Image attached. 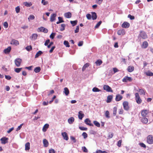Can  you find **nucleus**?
Here are the masks:
<instances>
[{"label": "nucleus", "mask_w": 153, "mask_h": 153, "mask_svg": "<svg viewBox=\"0 0 153 153\" xmlns=\"http://www.w3.org/2000/svg\"><path fill=\"white\" fill-rule=\"evenodd\" d=\"M141 113L143 117H148L150 114V112L149 110L143 109L141 110Z\"/></svg>", "instance_id": "obj_1"}, {"label": "nucleus", "mask_w": 153, "mask_h": 153, "mask_svg": "<svg viewBox=\"0 0 153 153\" xmlns=\"http://www.w3.org/2000/svg\"><path fill=\"white\" fill-rule=\"evenodd\" d=\"M147 142L149 144H153V136L152 135H148L147 137Z\"/></svg>", "instance_id": "obj_2"}, {"label": "nucleus", "mask_w": 153, "mask_h": 153, "mask_svg": "<svg viewBox=\"0 0 153 153\" xmlns=\"http://www.w3.org/2000/svg\"><path fill=\"white\" fill-rule=\"evenodd\" d=\"M139 37L143 39H146L148 38V36L146 33L143 31H140L139 34Z\"/></svg>", "instance_id": "obj_3"}, {"label": "nucleus", "mask_w": 153, "mask_h": 153, "mask_svg": "<svg viewBox=\"0 0 153 153\" xmlns=\"http://www.w3.org/2000/svg\"><path fill=\"white\" fill-rule=\"evenodd\" d=\"M135 100L137 103L138 104H140L142 102V100L140 98L138 93H136L135 94Z\"/></svg>", "instance_id": "obj_4"}, {"label": "nucleus", "mask_w": 153, "mask_h": 153, "mask_svg": "<svg viewBox=\"0 0 153 153\" xmlns=\"http://www.w3.org/2000/svg\"><path fill=\"white\" fill-rule=\"evenodd\" d=\"M22 62V59L19 58L16 59L14 61L15 64L17 67L20 65Z\"/></svg>", "instance_id": "obj_5"}, {"label": "nucleus", "mask_w": 153, "mask_h": 153, "mask_svg": "<svg viewBox=\"0 0 153 153\" xmlns=\"http://www.w3.org/2000/svg\"><path fill=\"white\" fill-rule=\"evenodd\" d=\"M103 89L104 90H106L107 92H113L111 88L107 85H104L103 86Z\"/></svg>", "instance_id": "obj_6"}, {"label": "nucleus", "mask_w": 153, "mask_h": 153, "mask_svg": "<svg viewBox=\"0 0 153 153\" xmlns=\"http://www.w3.org/2000/svg\"><path fill=\"white\" fill-rule=\"evenodd\" d=\"M124 109L126 110H128L129 109L128 102L127 101H124L123 103Z\"/></svg>", "instance_id": "obj_7"}, {"label": "nucleus", "mask_w": 153, "mask_h": 153, "mask_svg": "<svg viewBox=\"0 0 153 153\" xmlns=\"http://www.w3.org/2000/svg\"><path fill=\"white\" fill-rule=\"evenodd\" d=\"M132 80V79L131 77L126 76L123 79L122 81L123 82H127L128 81L131 82Z\"/></svg>", "instance_id": "obj_8"}, {"label": "nucleus", "mask_w": 153, "mask_h": 153, "mask_svg": "<svg viewBox=\"0 0 153 153\" xmlns=\"http://www.w3.org/2000/svg\"><path fill=\"white\" fill-rule=\"evenodd\" d=\"M84 122L87 125L92 126H94L93 124L92 123H91V121L88 118L86 119L85 120Z\"/></svg>", "instance_id": "obj_9"}, {"label": "nucleus", "mask_w": 153, "mask_h": 153, "mask_svg": "<svg viewBox=\"0 0 153 153\" xmlns=\"http://www.w3.org/2000/svg\"><path fill=\"white\" fill-rule=\"evenodd\" d=\"M117 33L119 35L123 36L125 34V30L123 29H120L118 30Z\"/></svg>", "instance_id": "obj_10"}, {"label": "nucleus", "mask_w": 153, "mask_h": 153, "mask_svg": "<svg viewBox=\"0 0 153 153\" xmlns=\"http://www.w3.org/2000/svg\"><path fill=\"white\" fill-rule=\"evenodd\" d=\"M8 138L6 137H4L1 138L0 140L2 144H5L8 142Z\"/></svg>", "instance_id": "obj_11"}, {"label": "nucleus", "mask_w": 153, "mask_h": 153, "mask_svg": "<svg viewBox=\"0 0 153 153\" xmlns=\"http://www.w3.org/2000/svg\"><path fill=\"white\" fill-rule=\"evenodd\" d=\"M130 26V24L129 23L125 22L122 25V27L124 28H128Z\"/></svg>", "instance_id": "obj_12"}, {"label": "nucleus", "mask_w": 153, "mask_h": 153, "mask_svg": "<svg viewBox=\"0 0 153 153\" xmlns=\"http://www.w3.org/2000/svg\"><path fill=\"white\" fill-rule=\"evenodd\" d=\"M62 135L63 137V139L67 140H68V135L67 134L66 132H62Z\"/></svg>", "instance_id": "obj_13"}, {"label": "nucleus", "mask_w": 153, "mask_h": 153, "mask_svg": "<svg viewBox=\"0 0 153 153\" xmlns=\"http://www.w3.org/2000/svg\"><path fill=\"white\" fill-rule=\"evenodd\" d=\"M11 45H19V42L18 40L13 39L12 40L11 42L10 43Z\"/></svg>", "instance_id": "obj_14"}, {"label": "nucleus", "mask_w": 153, "mask_h": 153, "mask_svg": "<svg viewBox=\"0 0 153 153\" xmlns=\"http://www.w3.org/2000/svg\"><path fill=\"white\" fill-rule=\"evenodd\" d=\"M141 122L143 124H147L148 121V118L146 117H143L141 119Z\"/></svg>", "instance_id": "obj_15"}, {"label": "nucleus", "mask_w": 153, "mask_h": 153, "mask_svg": "<svg viewBox=\"0 0 153 153\" xmlns=\"http://www.w3.org/2000/svg\"><path fill=\"white\" fill-rule=\"evenodd\" d=\"M39 30L40 31H42L45 33H46L48 32V30L43 27H42L38 28Z\"/></svg>", "instance_id": "obj_16"}, {"label": "nucleus", "mask_w": 153, "mask_h": 153, "mask_svg": "<svg viewBox=\"0 0 153 153\" xmlns=\"http://www.w3.org/2000/svg\"><path fill=\"white\" fill-rule=\"evenodd\" d=\"M148 46V43L146 41H144L143 42L141 47L143 48H146Z\"/></svg>", "instance_id": "obj_17"}, {"label": "nucleus", "mask_w": 153, "mask_h": 153, "mask_svg": "<svg viewBox=\"0 0 153 153\" xmlns=\"http://www.w3.org/2000/svg\"><path fill=\"white\" fill-rule=\"evenodd\" d=\"M123 97L119 94H117L116 96L115 100L116 101H119L122 99Z\"/></svg>", "instance_id": "obj_18"}, {"label": "nucleus", "mask_w": 153, "mask_h": 153, "mask_svg": "<svg viewBox=\"0 0 153 153\" xmlns=\"http://www.w3.org/2000/svg\"><path fill=\"white\" fill-rule=\"evenodd\" d=\"M11 48L10 46L8 47L7 48L4 50V52L5 54L9 53L11 50Z\"/></svg>", "instance_id": "obj_19"}, {"label": "nucleus", "mask_w": 153, "mask_h": 153, "mask_svg": "<svg viewBox=\"0 0 153 153\" xmlns=\"http://www.w3.org/2000/svg\"><path fill=\"white\" fill-rule=\"evenodd\" d=\"M38 35L37 34H33L32 36L30 37V39L31 40H35L37 39Z\"/></svg>", "instance_id": "obj_20"}, {"label": "nucleus", "mask_w": 153, "mask_h": 153, "mask_svg": "<svg viewBox=\"0 0 153 153\" xmlns=\"http://www.w3.org/2000/svg\"><path fill=\"white\" fill-rule=\"evenodd\" d=\"M43 143L44 147H47L48 146L49 143L48 141L45 139L43 140Z\"/></svg>", "instance_id": "obj_21"}, {"label": "nucleus", "mask_w": 153, "mask_h": 153, "mask_svg": "<svg viewBox=\"0 0 153 153\" xmlns=\"http://www.w3.org/2000/svg\"><path fill=\"white\" fill-rule=\"evenodd\" d=\"M84 116V115L82 113V111H79L78 114V118L79 119L82 120Z\"/></svg>", "instance_id": "obj_22"}, {"label": "nucleus", "mask_w": 153, "mask_h": 153, "mask_svg": "<svg viewBox=\"0 0 153 153\" xmlns=\"http://www.w3.org/2000/svg\"><path fill=\"white\" fill-rule=\"evenodd\" d=\"M71 12H68L64 14L65 17L67 18H71Z\"/></svg>", "instance_id": "obj_23"}, {"label": "nucleus", "mask_w": 153, "mask_h": 153, "mask_svg": "<svg viewBox=\"0 0 153 153\" xmlns=\"http://www.w3.org/2000/svg\"><path fill=\"white\" fill-rule=\"evenodd\" d=\"M63 93L66 96H68L69 94V91L67 88L65 87L64 88Z\"/></svg>", "instance_id": "obj_24"}, {"label": "nucleus", "mask_w": 153, "mask_h": 153, "mask_svg": "<svg viewBox=\"0 0 153 153\" xmlns=\"http://www.w3.org/2000/svg\"><path fill=\"white\" fill-rule=\"evenodd\" d=\"M56 16V14L54 13L51 15L50 18V21L52 22L54 21L55 19V18Z\"/></svg>", "instance_id": "obj_25"}, {"label": "nucleus", "mask_w": 153, "mask_h": 153, "mask_svg": "<svg viewBox=\"0 0 153 153\" xmlns=\"http://www.w3.org/2000/svg\"><path fill=\"white\" fill-rule=\"evenodd\" d=\"M134 69V67L133 66H129L127 68V71L128 72H132Z\"/></svg>", "instance_id": "obj_26"}, {"label": "nucleus", "mask_w": 153, "mask_h": 153, "mask_svg": "<svg viewBox=\"0 0 153 153\" xmlns=\"http://www.w3.org/2000/svg\"><path fill=\"white\" fill-rule=\"evenodd\" d=\"M49 126V125L48 124H45L43 127L42 131L44 132H45L46 131L47 129L48 128Z\"/></svg>", "instance_id": "obj_27"}, {"label": "nucleus", "mask_w": 153, "mask_h": 153, "mask_svg": "<svg viewBox=\"0 0 153 153\" xmlns=\"http://www.w3.org/2000/svg\"><path fill=\"white\" fill-rule=\"evenodd\" d=\"M113 98V96L111 95H109L107 97V102L109 103L111 102Z\"/></svg>", "instance_id": "obj_28"}, {"label": "nucleus", "mask_w": 153, "mask_h": 153, "mask_svg": "<svg viewBox=\"0 0 153 153\" xmlns=\"http://www.w3.org/2000/svg\"><path fill=\"white\" fill-rule=\"evenodd\" d=\"M97 15L96 13L94 12H92V18L93 20H95L97 18Z\"/></svg>", "instance_id": "obj_29"}, {"label": "nucleus", "mask_w": 153, "mask_h": 153, "mask_svg": "<svg viewBox=\"0 0 153 153\" xmlns=\"http://www.w3.org/2000/svg\"><path fill=\"white\" fill-rule=\"evenodd\" d=\"M30 149V143L29 142L25 144V150H28Z\"/></svg>", "instance_id": "obj_30"}, {"label": "nucleus", "mask_w": 153, "mask_h": 153, "mask_svg": "<svg viewBox=\"0 0 153 153\" xmlns=\"http://www.w3.org/2000/svg\"><path fill=\"white\" fill-rule=\"evenodd\" d=\"M24 5L27 7H30L32 5V4L31 2H24Z\"/></svg>", "instance_id": "obj_31"}, {"label": "nucleus", "mask_w": 153, "mask_h": 153, "mask_svg": "<svg viewBox=\"0 0 153 153\" xmlns=\"http://www.w3.org/2000/svg\"><path fill=\"white\" fill-rule=\"evenodd\" d=\"M74 119L73 117H71L68 120V123L70 124H72L74 122Z\"/></svg>", "instance_id": "obj_32"}, {"label": "nucleus", "mask_w": 153, "mask_h": 153, "mask_svg": "<svg viewBox=\"0 0 153 153\" xmlns=\"http://www.w3.org/2000/svg\"><path fill=\"white\" fill-rule=\"evenodd\" d=\"M41 71V68L39 67H37L35 68L34 69V71L36 73H38Z\"/></svg>", "instance_id": "obj_33"}, {"label": "nucleus", "mask_w": 153, "mask_h": 153, "mask_svg": "<svg viewBox=\"0 0 153 153\" xmlns=\"http://www.w3.org/2000/svg\"><path fill=\"white\" fill-rule=\"evenodd\" d=\"M102 62V61L100 59H98L95 62L97 65H100Z\"/></svg>", "instance_id": "obj_34"}, {"label": "nucleus", "mask_w": 153, "mask_h": 153, "mask_svg": "<svg viewBox=\"0 0 153 153\" xmlns=\"http://www.w3.org/2000/svg\"><path fill=\"white\" fill-rule=\"evenodd\" d=\"M89 64L88 63H87L85 64L82 68V71H84L85 70L86 68L89 66Z\"/></svg>", "instance_id": "obj_35"}, {"label": "nucleus", "mask_w": 153, "mask_h": 153, "mask_svg": "<svg viewBox=\"0 0 153 153\" xmlns=\"http://www.w3.org/2000/svg\"><path fill=\"white\" fill-rule=\"evenodd\" d=\"M138 91L141 94H144L145 95V90L143 89H139Z\"/></svg>", "instance_id": "obj_36"}, {"label": "nucleus", "mask_w": 153, "mask_h": 153, "mask_svg": "<svg viewBox=\"0 0 153 153\" xmlns=\"http://www.w3.org/2000/svg\"><path fill=\"white\" fill-rule=\"evenodd\" d=\"M70 22L71 24L72 25V26H74L75 25H76L77 24V20H75V21H70Z\"/></svg>", "instance_id": "obj_37"}, {"label": "nucleus", "mask_w": 153, "mask_h": 153, "mask_svg": "<svg viewBox=\"0 0 153 153\" xmlns=\"http://www.w3.org/2000/svg\"><path fill=\"white\" fill-rule=\"evenodd\" d=\"M93 123L94 125L97 127H100V123L97 121H94Z\"/></svg>", "instance_id": "obj_38"}, {"label": "nucleus", "mask_w": 153, "mask_h": 153, "mask_svg": "<svg viewBox=\"0 0 153 153\" xmlns=\"http://www.w3.org/2000/svg\"><path fill=\"white\" fill-rule=\"evenodd\" d=\"M42 53V52L41 51H39L38 52H37V53L35 55V58H37L39 56H40Z\"/></svg>", "instance_id": "obj_39"}, {"label": "nucleus", "mask_w": 153, "mask_h": 153, "mask_svg": "<svg viewBox=\"0 0 153 153\" xmlns=\"http://www.w3.org/2000/svg\"><path fill=\"white\" fill-rule=\"evenodd\" d=\"M64 44L65 45L66 47H69L70 45L68 42L67 41H64Z\"/></svg>", "instance_id": "obj_40"}, {"label": "nucleus", "mask_w": 153, "mask_h": 153, "mask_svg": "<svg viewBox=\"0 0 153 153\" xmlns=\"http://www.w3.org/2000/svg\"><path fill=\"white\" fill-rule=\"evenodd\" d=\"M25 49L28 51H30L32 50V48L31 46H27L25 48Z\"/></svg>", "instance_id": "obj_41"}, {"label": "nucleus", "mask_w": 153, "mask_h": 153, "mask_svg": "<svg viewBox=\"0 0 153 153\" xmlns=\"http://www.w3.org/2000/svg\"><path fill=\"white\" fill-rule=\"evenodd\" d=\"M92 91L93 92H97L100 91L101 90L99 89L97 87H94L92 89Z\"/></svg>", "instance_id": "obj_42"}, {"label": "nucleus", "mask_w": 153, "mask_h": 153, "mask_svg": "<svg viewBox=\"0 0 153 153\" xmlns=\"http://www.w3.org/2000/svg\"><path fill=\"white\" fill-rule=\"evenodd\" d=\"M105 114L106 117L108 118H109L110 117L109 116V113L108 111H105Z\"/></svg>", "instance_id": "obj_43"}, {"label": "nucleus", "mask_w": 153, "mask_h": 153, "mask_svg": "<svg viewBox=\"0 0 153 153\" xmlns=\"http://www.w3.org/2000/svg\"><path fill=\"white\" fill-rule=\"evenodd\" d=\"M146 75L147 76H153V73L150 71H148L146 73Z\"/></svg>", "instance_id": "obj_44"}, {"label": "nucleus", "mask_w": 153, "mask_h": 153, "mask_svg": "<svg viewBox=\"0 0 153 153\" xmlns=\"http://www.w3.org/2000/svg\"><path fill=\"white\" fill-rule=\"evenodd\" d=\"M61 27L60 30L61 31L64 30L65 29V25L64 24H62L61 25Z\"/></svg>", "instance_id": "obj_45"}, {"label": "nucleus", "mask_w": 153, "mask_h": 153, "mask_svg": "<svg viewBox=\"0 0 153 153\" xmlns=\"http://www.w3.org/2000/svg\"><path fill=\"white\" fill-rule=\"evenodd\" d=\"M139 145L142 147H143L144 149L146 148V146L143 143H140L139 144Z\"/></svg>", "instance_id": "obj_46"}, {"label": "nucleus", "mask_w": 153, "mask_h": 153, "mask_svg": "<svg viewBox=\"0 0 153 153\" xmlns=\"http://www.w3.org/2000/svg\"><path fill=\"white\" fill-rule=\"evenodd\" d=\"M96 153H108L107 152L105 151H102L100 150H98L96 151Z\"/></svg>", "instance_id": "obj_47"}, {"label": "nucleus", "mask_w": 153, "mask_h": 153, "mask_svg": "<svg viewBox=\"0 0 153 153\" xmlns=\"http://www.w3.org/2000/svg\"><path fill=\"white\" fill-rule=\"evenodd\" d=\"M117 110V107H115L114 108L113 114L114 116H115L116 114Z\"/></svg>", "instance_id": "obj_48"}, {"label": "nucleus", "mask_w": 153, "mask_h": 153, "mask_svg": "<svg viewBox=\"0 0 153 153\" xmlns=\"http://www.w3.org/2000/svg\"><path fill=\"white\" fill-rule=\"evenodd\" d=\"M122 140H119L117 144V145L118 147H120L121 146V143H122Z\"/></svg>", "instance_id": "obj_49"}, {"label": "nucleus", "mask_w": 153, "mask_h": 153, "mask_svg": "<svg viewBox=\"0 0 153 153\" xmlns=\"http://www.w3.org/2000/svg\"><path fill=\"white\" fill-rule=\"evenodd\" d=\"M22 69V68H16L15 69V71L17 73H19L20 72Z\"/></svg>", "instance_id": "obj_50"}, {"label": "nucleus", "mask_w": 153, "mask_h": 153, "mask_svg": "<svg viewBox=\"0 0 153 153\" xmlns=\"http://www.w3.org/2000/svg\"><path fill=\"white\" fill-rule=\"evenodd\" d=\"M79 128L80 130L82 131H87L88 129L87 128L82 126H79Z\"/></svg>", "instance_id": "obj_51"}, {"label": "nucleus", "mask_w": 153, "mask_h": 153, "mask_svg": "<svg viewBox=\"0 0 153 153\" xmlns=\"http://www.w3.org/2000/svg\"><path fill=\"white\" fill-rule=\"evenodd\" d=\"M113 133L112 132H110L108 133V138H112L113 136Z\"/></svg>", "instance_id": "obj_52"}, {"label": "nucleus", "mask_w": 153, "mask_h": 153, "mask_svg": "<svg viewBox=\"0 0 153 153\" xmlns=\"http://www.w3.org/2000/svg\"><path fill=\"white\" fill-rule=\"evenodd\" d=\"M82 135L84 139H85L88 137V134L85 132H83Z\"/></svg>", "instance_id": "obj_53"}, {"label": "nucleus", "mask_w": 153, "mask_h": 153, "mask_svg": "<svg viewBox=\"0 0 153 153\" xmlns=\"http://www.w3.org/2000/svg\"><path fill=\"white\" fill-rule=\"evenodd\" d=\"M102 22L101 21H99L96 25L95 27V28H98L99 26L101 24Z\"/></svg>", "instance_id": "obj_54"}, {"label": "nucleus", "mask_w": 153, "mask_h": 153, "mask_svg": "<svg viewBox=\"0 0 153 153\" xmlns=\"http://www.w3.org/2000/svg\"><path fill=\"white\" fill-rule=\"evenodd\" d=\"M35 19V17L33 15H31L29 16V18H28V19L29 20H33Z\"/></svg>", "instance_id": "obj_55"}, {"label": "nucleus", "mask_w": 153, "mask_h": 153, "mask_svg": "<svg viewBox=\"0 0 153 153\" xmlns=\"http://www.w3.org/2000/svg\"><path fill=\"white\" fill-rule=\"evenodd\" d=\"M41 2L42 4L44 5H45L48 4V1H45V0H42Z\"/></svg>", "instance_id": "obj_56"}, {"label": "nucleus", "mask_w": 153, "mask_h": 153, "mask_svg": "<svg viewBox=\"0 0 153 153\" xmlns=\"http://www.w3.org/2000/svg\"><path fill=\"white\" fill-rule=\"evenodd\" d=\"M86 17L87 19L88 20H90L91 19V15L89 13H88L86 14Z\"/></svg>", "instance_id": "obj_57"}, {"label": "nucleus", "mask_w": 153, "mask_h": 153, "mask_svg": "<svg viewBox=\"0 0 153 153\" xmlns=\"http://www.w3.org/2000/svg\"><path fill=\"white\" fill-rule=\"evenodd\" d=\"M55 35L56 33H52L50 35V38H51L52 39H53L54 38V36H55Z\"/></svg>", "instance_id": "obj_58"}, {"label": "nucleus", "mask_w": 153, "mask_h": 153, "mask_svg": "<svg viewBox=\"0 0 153 153\" xmlns=\"http://www.w3.org/2000/svg\"><path fill=\"white\" fill-rule=\"evenodd\" d=\"M128 17L131 20H133L134 19V17L133 16H132L130 14H129Z\"/></svg>", "instance_id": "obj_59"}, {"label": "nucleus", "mask_w": 153, "mask_h": 153, "mask_svg": "<svg viewBox=\"0 0 153 153\" xmlns=\"http://www.w3.org/2000/svg\"><path fill=\"white\" fill-rule=\"evenodd\" d=\"M16 11L17 13H19L20 10V9L19 6H17L16 8Z\"/></svg>", "instance_id": "obj_60"}, {"label": "nucleus", "mask_w": 153, "mask_h": 153, "mask_svg": "<svg viewBox=\"0 0 153 153\" xmlns=\"http://www.w3.org/2000/svg\"><path fill=\"white\" fill-rule=\"evenodd\" d=\"M59 19V21L61 23L64 22V21L63 20L62 18L60 17H58Z\"/></svg>", "instance_id": "obj_61"}, {"label": "nucleus", "mask_w": 153, "mask_h": 153, "mask_svg": "<svg viewBox=\"0 0 153 153\" xmlns=\"http://www.w3.org/2000/svg\"><path fill=\"white\" fill-rule=\"evenodd\" d=\"M49 153H55V152L54 149H51L49 150Z\"/></svg>", "instance_id": "obj_62"}, {"label": "nucleus", "mask_w": 153, "mask_h": 153, "mask_svg": "<svg viewBox=\"0 0 153 153\" xmlns=\"http://www.w3.org/2000/svg\"><path fill=\"white\" fill-rule=\"evenodd\" d=\"M82 149L84 152H88L87 149L85 146H83L82 147Z\"/></svg>", "instance_id": "obj_63"}, {"label": "nucleus", "mask_w": 153, "mask_h": 153, "mask_svg": "<svg viewBox=\"0 0 153 153\" xmlns=\"http://www.w3.org/2000/svg\"><path fill=\"white\" fill-rule=\"evenodd\" d=\"M3 26L5 28H7L8 27V24L7 22H5L4 23Z\"/></svg>", "instance_id": "obj_64"}]
</instances>
